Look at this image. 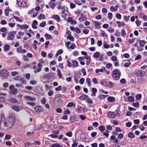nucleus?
Wrapping results in <instances>:
<instances>
[{"label":"nucleus","instance_id":"2eb2a0df","mask_svg":"<svg viewBox=\"0 0 147 147\" xmlns=\"http://www.w3.org/2000/svg\"><path fill=\"white\" fill-rule=\"evenodd\" d=\"M79 19L80 21L83 22L86 20L87 19V18L85 16L82 15Z\"/></svg>","mask_w":147,"mask_h":147},{"label":"nucleus","instance_id":"69168bd1","mask_svg":"<svg viewBox=\"0 0 147 147\" xmlns=\"http://www.w3.org/2000/svg\"><path fill=\"white\" fill-rule=\"evenodd\" d=\"M76 7V5L73 3H70V7L71 9H73Z\"/></svg>","mask_w":147,"mask_h":147},{"label":"nucleus","instance_id":"473e14b6","mask_svg":"<svg viewBox=\"0 0 147 147\" xmlns=\"http://www.w3.org/2000/svg\"><path fill=\"white\" fill-rule=\"evenodd\" d=\"M10 101L12 103H16L18 102L16 99L13 98H10Z\"/></svg>","mask_w":147,"mask_h":147},{"label":"nucleus","instance_id":"3c124183","mask_svg":"<svg viewBox=\"0 0 147 147\" xmlns=\"http://www.w3.org/2000/svg\"><path fill=\"white\" fill-rule=\"evenodd\" d=\"M11 136L10 135L7 134L5 136V138L6 140H8L11 138Z\"/></svg>","mask_w":147,"mask_h":147},{"label":"nucleus","instance_id":"6e6552de","mask_svg":"<svg viewBox=\"0 0 147 147\" xmlns=\"http://www.w3.org/2000/svg\"><path fill=\"white\" fill-rule=\"evenodd\" d=\"M107 115L109 117L111 118H115L116 116L115 113L112 112H108L107 113Z\"/></svg>","mask_w":147,"mask_h":147},{"label":"nucleus","instance_id":"ea45409f","mask_svg":"<svg viewBox=\"0 0 147 147\" xmlns=\"http://www.w3.org/2000/svg\"><path fill=\"white\" fill-rule=\"evenodd\" d=\"M74 78V80L75 82L76 83H78V79L80 78V77L78 76H77L76 75H75Z\"/></svg>","mask_w":147,"mask_h":147},{"label":"nucleus","instance_id":"423d86ee","mask_svg":"<svg viewBox=\"0 0 147 147\" xmlns=\"http://www.w3.org/2000/svg\"><path fill=\"white\" fill-rule=\"evenodd\" d=\"M16 32H11L9 34L7 38L8 40H13L14 38V35L16 34Z\"/></svg>","mask_w":147,"mask_h":147},{"label":"nucleus","instance_id":"412c9836","mask_svg":"<svg viewBox=\"0 0 147 147\" xmlns=\"http://www.w3.org/2000/svg\"><path fill=\"white\" fill-rule=\"evenodd\" d=\"M11 108L12 109L18 112L20 110L19 107L15 105L12 106Z\"/></svg>","mask_w":147,"mask_h":147},{"label":"nucleus","instance_id":"b1692460","mask_svg":"<svg viewBox=\"0 0 147 147\" xmlns=\"http://www.w3.org/2000/svg\"><path fill=\"white\" fill-rule=\"evenodd\" d=\"M76 105L73 102H69L67 105L66 107H70L73 106L75 107Z\"/></svg>","mask_w":147,"mask_h":147},{"label":"nucleus","instance_id":"6ab92c4d","mask_svg":"<svg viewBox=\"0 0 147 147\" xmlns=\"http://www.w3.org/2000/svg\"><path fill=\"white\" fill-rule=\"evenodd\" d=\"M87 97H88L87 95L85 94H83L79 98L81 100H84L85 99H86Z\"/></svg>","mask_w":147,"mask_h":147},{"label":"nucleus","instance_id":"9d476101","mask_svg":"<svg viewBox=\"0 0 147 147\" xmlns=\"http://www.w3.org/2000/svg\"><path fill=\"white\" fill-rule=\"evenodd\" d=\"M105 85L109 88H112L114 86V84L111 81H106Z\"/></svg>","mask_w":147,"mask_h":147},{"label":"nucleus","instance_id":"e433bc0d","mask_svg":"<svg viewBox=\"0 0 147 147\" xmlns=\"http://www.w3.org/2000/svg\"><path fill=\"white\" fill-rule=\"evenodd\" d=\"M86 82L87 83L88 86H89L91 85V80L89 78H87L86 80Z\"/></svg>","mask_w":147,"mask_h":147},{"label":"nucleus","instance_id":"e2e57ef3","mask_svg":"<svg viewBox=\"0 0 147 147\" xmlns=\"http://www.w3.org/2000/svg\"><path fill=\"white\" fill-rule=\"evenodd\" d=\"M107 96V95L102 94L99 96V98L100 99H102L106 97Z\"/></svg>","mask_w":147,"mask_h":147},{"label":"nucleus","instance_id":"a211bd4d","mask_svg":"<svg viewBox=\"0 0 147 147\" xmlns=\"http://www.w3.org/2000/svg\"><path fill=\"white\" fill-rule=\"evenodd\" d=\"M24 97L26 99H28L29 100L31 101H33L35 99V98H33L32 97L29 96H24Z\"/></svg>","mask_w":147,"mask_h":147},{"label":"nucleus","instance_id":"72a5a7b5","mask_svg":"<svg viewBox=\"0 0 147 147\" xmlns=\"http://www.w3.org/2000/svg\"><path fill=\"white\" fill-rule=\"evenodd\" d=\"M99 129L101 131L103 132L105 129V127L103 125H101L99 127Z\"/></svg>","mask_w":147,"mask_h":147},{"label":"nucleus","instance_id":"a19ab883","mask_svg":"<svg viewBox=\"0 0 147 147\" xmlns=\"http://www.w3.org/2000/svg\"><path fill=\"white\" fill-rule=\"evenodd\" d=\"M66 135L69 137H71L72 136V133L71 131H70L66 133Z\"/></svg>","mask_w":147,"mask_h":147},{"label":"nucleus","instance_id":"7c9ffc66","mask_svg":"<svg viewBox=\"0 0 147 147\" xmlns=\"http://www.w3.org/2000/svg\"><path fill=\"white\" fill-rule=\"evenodd\" d=\"M10 49V46L9 45H5L4 47V50L5 51H8Z\"/></svg>","mask_w":147,"mask_h":147},{"label":"nucleus","instance_id":"4468645a","mask_svg":"<svg viewBox=\"0 0 147 147\" xmlns=\"http://www.w3.org/2000/svg\"><path fill=\"white\" fill-rule=\"evenodd\" d=\"M92 93L91 94V96H96V93L97 91V90L96 88H92Z\"/></svg>","mask_w":147,"mask_h":147},{"label":"nucleus","instance_id":"338daca9","mask_svg":"<svg viewBox=\"0 0 147 147\" xmlns=\"http://www.w3.org/2000/svg\"><path fill=\"white\" fill-rule=\"evenodd\" d=\"M84 78H82L80 79L79 81V82L81 84H84Z\"/></svg>","mask_w":147,"mask_h":147},{"label":"nucleus","instance_id":"4d7b16f0","mask_svg":"<svg viewBox=\"0 0 147 147\" xmlns=\"http://www.w3.org/2000/svg\"><path fill=\"white\" fill-rule=\"evenodd\" d=\"M116 17L119 19H120L121 18V16L120 14L117 13L116 15Z\"/></svg>","mask_w":147,"mask_h":147},{"label":"nucleus","instance_id":"c03bdc74","mask_svg":"<svg viewBox=\"0 0 147 147\" xmlns=\"http://www.w3.org/2000/svg\"><path fill=\"white\" fill-rule=\"evenodd\" d=\"M111 59L113 61H116L117 60V59L116 56H113L111 57Z\"/></svg>","mask_w":147,"mask_h":147},{"label":"nucleus","instance_id":"aec40b11","mask_svg":"<svg viewBox=\"0 0 147 147\" xmlns=\"http://www.w3.org/2000/svg\"><path fill=\"white\" fill-rule=\"evenodd\" d=\"M146 43V42L144 40H141L140 41V47H143Z\"/></svg>","mask_w":147,"mask_h":147},{"label":"nucleus","instance_id":"c9c22d12","mask_svg":"<svg viewBox=\"0 0 147 147\" xmlns=\"http://www.w3.org/2000/svg\"><path fill=\"white\" fill-rule=\"evenodd\" d=\"M104 47L105 49H108L109 47V45H107L106 41H104L103 43Z\"/></svg>","mask_w":147,"mask_h":147},{"label":"nucleus","instance_id":"8fccbe9b","mask_svg":"<svg viewBox=\"0 0 147 147\" xmlns=\"http://www.w3.org/2000/svg\"><path fill=\"white\" fill-rule=\"evenodd\" d=\"M113 17L112 13H109L108 14V18L109 20H111Z\"/></svg>","mask_w":147,"mask_h":147},{"label":"nucleus","instance_id":"864d4df0","mask_svg":"<svg viewBox=\"0 0 147 147\" xmlns=\"http://www.w3.org/2000/svg\"><path fill=\"white\" fill-rule=\"evenodd\" d=\"M136 98L137 99H140L142 97V95L140 94H138L136 95Z\"/></svg>","mask_w":147,"mask_h":147},{"label":"nucleus","instance_id":"0e129e2a","mask_svg":"<svg viewBox=\"0 0 147 147\" xmlns=\"http://www.w3.org/2000/svg\"><path fill=\"white\" fill-rule=\"evenodd\" d=\"M137 26H139L141 24V22L139 20H137L136 22Z\"/></svg>","mask_w":147,"mask_h":147},{"label":"nucleus","instance_id":"f03ea898","mask_svg":"<svg viewBox=\"0 0 147 147\" xmlns=\"http://www.w3.org/2000/svg\"><path fill=\"white\" fill-rule=\"evenodd\" d=\"M121 75V72L119 70H114L112 72V77L116 80L119 79Z\"/></svg>","mask_w":147,"mask_h":147},{"label":"nucleus","instance_id":"09e8293b","mask_svg":"<svg viewBox=\"0 0 147 147\" xmlns=\"http://www.w3.org/2000/svg\"><path fill=\"white\" fill-rule=\"evenodd\" d=\"M71 44V42L69 41H68L65 43V45L67 48L68 49H69L70 47L69 46Z\"/></svg>","mask_w":147,"mask_h":147},{"label":"nucleus","instance_id":"774afa93","mask_svg":"<svg viewBox=\"0 0 147 147\" xmlns=\"http://www.w3.org/2000/svg\"><path fill=\"white\" fill-rule=\"evenodd\" d=\"M92 81L95 84H96L98 83V81L96 78H93L92 80Z\"/></svg>","mask_w":147,"mask_h":147},{"label":"nucleus","instance_id":"6e6d98bb","mask_svg":"<svg viewBox=\"0 0 147 147\" xmlns=\"http://www.w3.org/2000/svg\"><path fill=\"white\" fill-rule=\"evenodd\" d=\"M81 71L82 73H83V75L84 76H86V71L85 69L84 68H82Z\"/></svg>","mask_w":147,"mask_h":147},{"label":"nucleus","instance_id":"49530a36","mask_svg":"<svg viewBox=\"0 0 147 147\" xmlns=\"http://www.w3.org/2000/svg\"><path fill=\"white\" fill-rule=\"evenodd\" d=\"M28 28V26L27 25L25 24L22 26H20V28L22 29H24L25 28Z\"/></svg>","mask_w":147,"mask_h":147},{"label":"nucleus","instance_id":"603ef678","mask_svg":"<svg viewBox=\"0 0 147 147\" xmlns=\"http://www.w3.org/2000/svg\"><path fill=\"white\" fill-rule=\"evenodd\" d=\"M37 82V81L36 80H32L30 81V83L32 85H34Z\"/></svg>","mask_w":147,"mask_h":147},{"label":"nucleus","instance_id":"79ce46f5","mask_svg":"<svg viewBox=\"0 0 147 147\" xmlns=\"http://www.w3.org/2000/svg\"><path fill=\"white\" fill-rule=\"evenodd\" d=\"M51 147H60V145L59 144H53L50 145Z\"/></svg>","mask_w":147,"mask_h":147},{"label":"nucleus","instance_id":"7ed1b4c3","mask_svg":"<svg viewBox=\"0 0 147 147\" xmlns=\"http://www.w3.org/2000/svg\"><path fill=\"white\" fill-rule=\"evenodd\" d=\"M9 73V72L6 69H3L0 70V75L3 78H5L8 77Z\"/></svg>","mask_w":147,"mask_h":147},{"label":"nucleus","instance_id":"4be33fe9","mask_svg":"<svg viewBox=\"0 0 147 147\" xmlns=\"http://www.w3.org/2000/svg\"><path fill=\"white\" fill-rule=\"evenodd\" d=\"M105 67H103L102 69H96V70L95 72L97 73L99 72H102L104 71L105 70Z\"/></svg>","mask_w":147,"mask_h":147},{"label":"nucleus","instance_id":"0eeeda50","mask_svg":"<svg viewBox=\"0 0 147 147\" xmlns=\"http://www.w3.org/2000/svg\"><path fill=\"white\" fill-rule=\"evenodd\" d=\"M78 117L75 115H73L71 116L70 117L69 121L71 122H74L78 121Z\"/></svg>","mask_w":147,"mask_h":147},{"label":"nucleus","instance_id":"5fc2aeb1","mask_svg":"<svg viewBox=\"0 0 147 147\" xmlns=\"http://www.w3.org/2000/svg\"><path fill=\"white\" fill-rule=\"evenodd\" d=\"M46 22L43 21L40 24V26L41 27H45L46 25Z\"/></svg>","mask_w":147,"mask_h":147},{"label":"nucleus","instance_id":"f8f14e48","mask_svg":"<svg viewBox=\"0 0 147 147\" xmlns=\"http://www.w3.org/2000/svg\"><path fill=\"white\" fill-rule=\"evenodd\" d=\"M35 111L36 112L39 113L42 111V109L41 107L38 106H36L34 108Z\"/></svg>","mask_w":147,"mask_h":147},{"label":"nucleus","instance_id":"a878e982","mask_svg":"<svg viewBox=\"0 0 147 147\" xmlns=\"http://www.w3.org/2000/svg\"><path fill=\"white\" fill-rule=\"evenodd\" d=\"M50 7L52 9L54 8L55 5V3L54 2L50 1L49 3Z\"/></svg>","mask_w":147,"mask_h":147},{"label":"nucleus","instance_id":"bf43d9fd","mask_svg":"<svg viewBox=\"0 0 147 147\" xmlns=\"http://www.w3.org/2000/svg\"><path fill=\"white\" fill-rule=\"evenodd\" d=\"M18 74V72L17 71H13L11 73V75L12 76H14L15 75Z\"/></svg>","mask_w":147,"mask_h":147},{"label":"nucleus","instance_id":"bb28decb","mask_svg":"<svg viewBox=\"0 0 147 147\" xmlns=\"http://www.w3.org/2000/svg\"><path fill=\"white\" fill-rule=\"evenodd\" d=\"M71 62L73 63V66L75 67H77L78 65V62L75 60H72Z\"/></svg>","mask_w":147,"mask_h":147},{"label":"nucleus","instance_id":"13d9d810","mask_svg":"<svg viewBox=\"0 0 147 147\" xmlns=\"http://www.w3.org/2000/svg\"><path fill=\"white\" fill-rule=\"evenodd\" d=\"M22 48L21 47H19L17 49V51L19 53H21Z\"/></svg>","mask_w":147,"mask_h":147},{"label":"nucleus","instance_id":"cd10ccee","mask_svg":"<svg viewBox=\"0 0 147 147\" xmlns=\"http://www.w3.org/2000/svg\"><path fill=\"white\" fill-rule=\"evenodd\" d=\"M100 54L99 52H96L93 55L94 57L95 58H98L100 56Z\"/></svg>","mask_w":147,"mask_h":147},{"label":"nucleus","instance_id":"f257e3e1","mask_svg":"<svg viewBox=\"0 0 147 147\" xmlns=\"http://www.w3.org/2000/svg\"><path fill=\"white\" fill-rule=\"evenodd\" d=\"M1 120L0 122V129L6 131L10 129L13 126L15 120L13 117H10L7 120L2 118L1 116Z\"/></svg>","mask_w":147,"mask_h":147},{"label":"nucleus","instance_id":"a18cd8bd","mask_svg":"<svg viewBox=\"0 0 147 147\" xmlns=\"http://www.w3.org/2000/svg\"><path fill=\"white\" fill-rule=\"evenodd\" d=\"M34 145H39L40 144V142L38 141H34L32 143Z\"/></svg>","mask_w":147,"mask_h":147},{"label":"nucleus","instance_id":"393cba45","mask_svg":"<svg viewBox=\"0 0 147 147\" xmlns=\"http://www.w3.org/2000/svg\"><path fill=\"white\" fill-rule=\"evenodd\" d=\"M94 23L95 24V26L96 28H99L100 26V22L98 21H93Z\"/></svg>","mask_w":147,"mask_h":147},{"label":"nucleus","instance_id":"5701e85b","mask_svg":"<svg viewBox=\"0 0 147 147\" xmlns=\"http://www.w3.org/2000/svg\"><path fill=\"white\" fill-rule=\"evenodd\" d=\"M38 19L40 20L45 19V16L42 14H40L38 17Z\"/></svg>","mask_w":147,"mask_h":147},{"label":"nucleus","instance_id":"58836bf2","mask_svg":"<svg viewBox=\"0 0 147 147\" xmlns=\"http://www.w3.org/2000/svg\"><path fill=\"white\" fill-rule=\"evenodd\" d=\"M59 97H61V98H59L57 100V103L59 105H60L61 103L62 100V99L61 98V96H60Z\"/></svg>","mask_w":147,"mask_h":147},{"label":"nucleus","instance_id":"de8ad7c7","mask_svg":"<svg viewBox=\"0 0 147 147\" xmlns=\"http://www.w3.org/2000/svg\"><path fill=\"white\" fill-rule=\"evenodd\" d=\"M134 134L133 132L129 133V138H133L134 137Z\"/></svg>","mask_w":147,"mask_h":147},{"label":"nucleus","instance_id":"052dcab7","mask_svg":"<svg viewBox=\"0 0 147 147\" xmlns=\"http://www.w3.org/2000/svg\"><path fill=\"white\" fill-rule=\"evenodd\" d=\"M41 70V68L40 67H38V68L36 70L34 71L35 73H36L40 72Z\"/></svg>","mask_w":147,"mask_h":147},{"label":"nucleus","instance_id":"680f3d73","mask_svg":"<svg viewBox=\"0 0 147 147\" xmlns=\"http://www.w3.org/2000/svg\"><path fill=\"white\" fill-rule=\"evenodd\" d=\"M41 70V68L40 67H38V68L36 70L34 71L35 73H36L40 72Z\"/></svg>","mask_w":147,"mask_h":147},{"label":"nucleus","instance_id":"9b49d317","mask_svg":"<svg viewBox=\"0 0 147 147\" xmlns=\"http://www.w3.org/2000/svg\"><path fill=\"white\" fill-rule=\"evenodd\" d=\"M53 18L56 20L57 22H59L61 21V19L59 16L56 14L54 15L53 16Z\"/></svg>","mask_w":147,"mask_h":147},{"label":"nucleus","instance_id":"2f4dec72","mask_svg":"<svg viewBox=\"0 0 147 147\" xmlns=\"http://www.w3.org/2000/svg\"><path fill=\"white\" fill-rule=\"evenodd\" d=\"M13 18L15 19L17 21L20 22H22V20L20 19L19 17L14 16L13 17Z\"/></svg>","mask_w":147,"mask_h":147},{"label":"nucleus","instance_id":"1a4fd4ad","mask_svg":"<svg viewBox=\"0 0 147 147\" xmlns=\"http://www.w3.org/2000/svg\"><path fill=\"white\" fill-rule=\"evenodd\" d=\"M123 98V99L126 102H128L129 101V92H126Z\"/></svg>","mask_w":147,"mask_h":147},{"label":"nucleus","instance_id":"20e7f679","mask_svg":"<svg viewBox=\"0 0 147 147\" xmlns=\"http://www.w3.org/2000/svg\"><path fill=\"white\" fill-rule=\"evenodd\" d=\"M146 74L145 72L143 71H141L139 70H136L135 72V74L138 76H144Z\"/></svg>","mask_w":147,"mask_h":147},{"label":"nucleus","instance_id":"39448f33","mask_svg":"<svg viewBox=\"0 0 147 147\" xmlns=\"http://www.w3.org/2000/svg\"><path fill=\"white\" fill-rule=\"evenodd\" d=\"M17 3L19 6L25 7L26 6V4L24 0H17Z\"/></svg>","mask_w":147,"mask_h":147},{"label":"nucleus","instance_id":"c85d7f7f","mask_svg":"<svg viewBox=\"0 0 147 147\" xmlns=\"http://www.w3.org/2000/svg\"><path fill=\"white\" fill-rule=\"evenodd\" d=\"M67 39H69L71 41H74V38L71 34H68L67 37Z\"/></svg>","mask_w":147,"mask_h":147},{"label":"nucleus","instance_id":"ddd939ff","mask_svg":"<svg viewBox=\"0 0 147 147\" xmlns=\"http://www.w3.org/2000/svg\"><path fill=\"white\" fill-rule=\"evenodd\" d=\"M85 108L81 107H78L76 109L77 112L79 113H81L82 111H84Z\"/></svg>","mask_w":147,"mask_h":147},{"label":"nucleus","instance_id":"37998d69","mask_svg":"<svg viewBox=\"0 0 147 147\" xmlns=\"http://www.w3.org/2000/svg\"><path fill=\"white\" fill-rule=\"evenodd\" d=\"M73 141L74 142L73 144L71 146L72 147H76L77 146L78 144V143L76 142H75V140H73Z\"/></svg>","mask_w":147,"mask_h":147},{"label":"nucleus","instance_id":"f3484780","mask_svg":"<svg viewBox=\"0 0 147 147\" xmlns=\"http://www.w3.org/2000/svg\"><path fill=\"white\" fill-rule=\"evenodd\" d=\"M17 92V89L16 88H14L10 91L9 93L10 94L13 95L16 94Z\"/></svg>","mask_w":147,"mask_h":147},{"label":"nucleus","instance_id":"c756f323","mask_svg":"<svg viewBox=\"0 0 147 147\" xmlns=\"http://www.w3.org/2000/svg\"><path fill=\"white\" fill-rule=\"evenodd\" d=\"M86 102L88 103H89L90 104H92L93 103L92 100L88 97V96L86 98Z\"/></svg>","mask_w":147,"mask_h":147},{"label":"nucleus","instance_id":"dca6fc26","mask_svg":"<svg viewBox=\"0 0 147 147\" xmlns=\"http://www.w3.org/2000/svg\"><path fill=\"white\" fill-rule=\"evenodd\" d=\"M107 99L108 101L111 102H114L115 101V99L113 97H109L107 98Z\"/></svg>","mask_w":147,"mask_h":147},{"label":"nucleus","instance_id":"4c0bfd02","mask_svg":"<svg viewBox=\"0 0 147 147\" xmlns=\"http://www.w3.org/2000/svg\"><path fill=\"white\" fill-rule=\"evenodd\" d=\"M57 72L58 76L60 78H61L62 77V74L61 73V72L60 70L59 69H58L57 70Z\"/></svg>","mask_w":147,"mask_h":147},{"label":"nucleus","instance_id":"f704fd0d","mask_svg":"<svg viewBox=\"0 0 147 147\" xmlns=\"http://www.w3.org/2000/svg\"><path fill=\"white\" fill-rule=\"evenodd\" d=\"M45 36L46 37V38L47 39H50L52 38V36L51 35L47 33H46L45 34Z\"/></svg>","mask_w":147,"mask_h":147}]
</instances>
